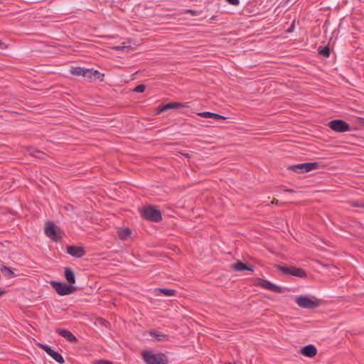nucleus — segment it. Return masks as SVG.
<instances>
[{"label":"nucleus","instance_id":"obj_6","mask_svg":"<svg viewBox=\"0 0 364 364\" xmlns=\"http://www.w3.org/2000/svg\"><path fill=\"white\" fill-rule=\"evenodd\" d=\"M50 285L53 287L57 294L60 296L69 295L76 290V287L73 285L60 282L52 281Z\"/></svg>","mask_w":364,"mask_h":364},{"label":"nucleus","instance_id":"obj_25","mask_svg":"<svg viewBox=\"0 0 364 364\" xmlns=\"http://www.w3.org/2000/svg\"><path fill=\"white\" fill-rule=\"evenodd\" d=\"M318 54L323 57H325V58H328L330 54H331V51H330V48L328 46L323 47V48H319L318 49Z\"/></svg>","mask_w":364,"mask_h":364},{"label":"nucleus","instance_id":"obj_16","mask_svg":"<svg viewBox=\"0 0 364 364\" xmlns=\"http://www.w3.org/2000/svg\"><path fill=\"white\" fill-rule=\"evenodd\" d=\"M231 268L236 272L247 270L252 272L254 271L252 267L243 263L240 260H237L235 263L232 264Z\"/></svg>","mask_w":364,"mask_h":364},{"label":"nucleus","instance_id":"obj_35","mask_svg":"<svg viewBox=\"0 0 364 364\" xmlns=\"http://www.w3.org/2000/svg\"><path fill=\"white\" fill-rule=\"evenodd\" d=\"M271 203H272V204H276V205H277V203H278V200H277V199L274 198V199L272 200Z\"/></svg>","mask_w":364,"mask_h":364},{"label":"nucleus","instance_id":"obj_3","mask_svg":"<svg viewBox=\"0 0 364 364\" xmlns=\"http://www.w3.org/2000/svg\"><path fill=\"white\" fill-rule=\"evenodd\" d=\"M45 234L53 241L58 242L62 240L64 232L60 228L55 225L53 222L48 221L45 226Z\"/></svg>","mask_w":364,"mask_h":364},{"label":"nucleus","instance_id":"obj_13","mask_svg":"<svg viewBox=\"0 0 364 364\" xmlns=\"http://www.w3.org/2000/svg\"><path fill=\"white\" fill-rule=\"evenodd\" d=\"M56 332L62 337L67 339L70 343H75L78 341L77 337L73 334L70 331L65 328H57Z\"/></svg>","mask_w":364,"mask_h":364},{"label":"nucleus","instance_id":"obj_20","mask_svg":"<svg viewBox=\"0 0 364 364\" xmlns=\"http://www.w3.org/2000/svg\"><path fill=\"white\" fill-rule=\"evenodd\" d=\"M198 115L200 116V117H203L213 118V119H214L215 120L225 119L227 118V117H225L224 116H222L220 114H216V113H213V112H200V113H198Z\"/></svg>","mask_w":364,"mask_h":364},{"label":"nucleus","instance_id":"obj_9","mask_svg":"<svg viewBox=\"0 0 364 364\" xmlns=\"http://www.w3.org/2000/svg\"><path fill=\"white\" fill-rule=\"evenodd\" d=\"M38 346L44 350L48 355H49L53 360H55L59 364H63L65 360L63 357L59 353L53 350L50 346L46 344L38 343Z\"/></svg>","mask_w":364,"mask_h":364},{"label":"nucleus","instance_id":"obj_28","mask_svg":"<svg viewBox=\"0 0 364 364\" xmlns=\"http://www.w3.org/2000/svg\"><path fill=\"white\" fill-rule=\"evenodd\" d=\"M95 364H114L111 361L107 360H97Z\"/></svg>","mask_w":364,"mask_h":364},{"label":"nucleus","instance_id":"obj_23","mask_svg":"<svg viewBox=\"0 0 364 364\" xmlns=\"http://www.w3.org/2000/svg\"><path fill=\"white\" fill-rule=\"evenodd\" d=\"M94 324L96 326H101L102 328H105L106 329H109L111 328V323L108 320H95Z\"/></svg>","mask_w":364,"mask_h":364},{"label":"nucleus","instance_id":"obj_29","mask_svg":"<svg viewBox=\"0 0 364 364\" xmlns=\"http://www.w3.org/2000/svg\"><path fill=\"white\" fill-rule=\"evenodd\" d=\"M226 1L233 6H237L240 4V0H226Z\"/></svg>","mask_w":364,"mask_h":364},{"label":"nucleus","instance_id":"obj_31","mask_svg":"<svg viewBox=\"0 0 364 364\" xmlns=\"http://www.w3.org/2000/svg\"><path fill=\"white\" fill-rule=\"evenodd\" d=\"M186 13L191 14L192 15L195 16L197 14V11L192 10V9H188L186 11Z\"/></svg>","mask_w":364,"mask_h":364},{"label":"nucleus","instance_id":"obj_1","mask_svg":"<svg viewBox=\"0 0 364 364\" xmlns=\"http://www.w3.org/2000/svg\"><path fill=\"white\" fill-rule=\"evenodd\" d=\"M295 303L301 309H316L321 304V300L309 295H299L296 297Z\"/></svg>","mask_w":364,"mask_h":364},{"label":"nucleus","instance_id":"obj_27","mask_svg":"<svg viewBox=\"0 0 364 364\" xmlns=\"http://www.w3.org/2000/svg\"><path fill=\"white\" fill-rule=\"evenodd\" d=\"M146 86L143 84H140L134 89V92L142 93L144 92Z\"/></svg>","mask_w":364,"mask_h":364},{"label":"nucleus","instance_id":"obj_2","mask_svg":"<svg viewBox=\"0 0 364 364\" xmlns=\"http://www.w3.org/2000/svg\"><path fill=\"white\" fill-rule=\"evenodd\" d=\"M141 215L143 218L154 223H159L162 220L161 211L153 205L143 207Z\"/></svg>","mask_w":364,"mask_h":364},{"label":"nucleus","instance_id":"obj_15","mask_svg":"<svg viewBox=\"0 0 364 364\" xmlns=\"http://www.w3.org/2000/svg\"><path fill=\"white\" fill-rule=\"evenodd\" d=\"M300 353L306 357L312 358L316 355L317 349L314 345L309 344L301 348Z\"/></svg>","mask_w":364,"mask_h":364},{"label":"nucleus","instance_id":"obj_5","mask_svg":"<svg viewBox=\"0 0 364 364\" xmlns=\"http://www.w3.org/2000/svg\"><path fill=\"white\" fill-rule=\"evenodd\" d=\"M276 269L284 274L296 277L299 278H306L307 274L304 269L294 266H282L276 264Z\"/></svg>","mask_w":364,"mask_h":364},{"label":"nucleus","instance_id":"obj_21","mask_svg":"<svg viewBox=\"0 0 364 364\" xmlns=\"http://www.w3.org/2000/svg\"><path fill=\"white\" fill-rule=\"evenodd\" d=\"M132 231L129 228H120L117 231L118 237L120 240H126L131 235Z\"/></svg>","mask_w":364,"mask_h":364},{"label":"nucleus","instance_id":"obj_22","mask_svg":"<svg viewBox=\"0 0 364 364\" xmlns=\"http://www.w3.org/2000/svg\"><path fill=\"white\" fill-rule=\"evenodd\" d=\"M0 270H1V272L4 274V276L7 278L11 279V278H14L16 277V274L14 272V271L10 267H8L5 265H2L1 267Z\"/></svg>","mask_w":364,"mask_h":364},{"label":"nucleus","instance_id":"obj_18","mask_svg":"<svg viewBox=\"0 0 364 364\" xmlns=\"http://www.w3.org/2000/svg\"><path fill=\"white\" fill-rule=\"evenodd\" d=\"M64 277L68 284L73 285L75 283V275L73 270L70 267H65L64 269Z\"/></svg>","mask_w":364,"mask_h":364},{"label":"nucleus","instance_id":"obj_8","mask_svg":"<svg viewBox=\"0 0 364 364\" xmlns=\"http://www.w3.org/2000/svg\"><path fill=\"white\" fill-rule=\"evenodd\" d=\"M328 127L336 132H345L350 129L349 124L342 119H333L329 122Z\"/></svg>","mask_w":364,"mask_h":364},{"label":"nucleus","instance_id":"obj_17","mask_svg":"<svg viewBox=\"0 0 364 364\" xmlns=\"http://www.w3.org/2000/svg\"><path fill=\"white\" fill-rule=\"evenodd\" d=\"M154 293L156 296L164 294L166 296H171L176 295V291L166 288H156L154 289Z\"/></svg>","mask_w":364,"mask_h":364},{"label":"nucleus","instance_id":"obj_10","mask_svg":"<svg viewBox=\"0 0 364 364\" xmlns=\"http://www.w3.org/2000/svg\"><path fill=\"white\" fill-rule=\"evenodd\" d=\"M258 284L262 288L270 290L273 292H276V293H279V294H282L283 292V289L281 287H279L266 279H260L259 280Z\"/></svg>","mask_w":364,"mask_h":364},{"label":"nucleus","instance_id":"obj_26","mask_svg":"<svg viewBox=\"0 0 364 364\" xmlns=\"http://www.w3.org/2000/svg\"><path fill=\"white\" fill-rule=\"evenodd\" d=\"M31 156L38 158V159H43L46 156V154L43 151H41L39 150L36 149H32L31 151L29 154Z\"/></svg>","mask_w":364,"mask_h":364},{"label":"nucleus","instance_id":"obj_38","mask_svg":"<svg viewBox=\"0 0 364 364\" xmlns=\"http://www.w3.org/2000/svg\"><path fill=\"white\" fill-rule=\"evenodd\" d=\"M184 156H185L186 157H188V156H189L188 154H184Z\"/></svg>","mask_w":364,"mask_h":364},{"label":"nucleus","instance_id":"obj_12","mask_svg":"<svg viewBox=\"0 0 364 364\" xmlns=\"http://www.w3.org/2000/svg\"><path fill=\"white\" fill-rule=\"evenodd\" d=\"M66 248L67 252L75 258H81L85 255V250L82 247L68 245Z\"/></svg>","mask_w":364,"mask_h":364},{"label":"nucleus","instance_id":"obj_24","mask_svg":"<svg viewBox=\"0 0 364 364\" xmlns=\"http://www.w3.org/2000/svg\"><path fill=\"white\" fill-rule=\"evenodd\" d=\"M151 336L158 341H163L167 339L168 336L161 333L151 331Z\"/></svg>","mask_w":364,"mask_h":364},{"label":"nucleus","instance_id":"obj_37","mask_svg":"<svg viewBox=\"0 0 364 364\" xmlns=\"http://www.w3.org/2000/svg\"><path fill=\"white\" fill-rule=\"evenodd\" d=\"M5 293V291L0 290V296Z\"/></svg>","mask_w":364,"mask_h":364},{"label":"nucleus","instance_id":"obj_4","mask_svg":"<svg viewBox=\"0 0 364 364\" xmlns=\"http://www.w3.org/2000/svg\"><path fill=\"white\" fill-rule=\"evenodd\" d=\"M142 357L146 364H168V358L164 353H152L145 350L142 353Z\"/></svg>","mask_w":364,"mask_h":364},{"label":"nucleus","instance_id":"obj_34","mask_svg":"<svg viewBox=\"0 0 364 364\" xmlns=\"http://www.w3.org/2000/svg\"><path fill=\"white\" fill-rule=\"evenodd\" d=\"M65 209L67 210H73V206L72 205H70L68 204V205L65 206Z\"/></svg>","mask_w":364,"mask_h":364},{"label":"nucleus","instance_id":"obj_19","mask_svg":"<svg viewBox=\"0 0 364 364\" xmlns=\"http://www.w3.org/2000/svg\"><path fill=\"white\" fill-rule=\"evenodd\" d=\"M88 74V80L92 81V80L98 79L100 81H103L105 75L103 73H100L97 70H94L93 68L89 69Z\"/></svg>","mask_w":364,"mask_h":364},{"label":"nucleus","instance_id":"obj_36","mask_svg":"<svg viewBox=\"0 0 364 364\" xmlns=\"http://www.w3.org/2000/svg\"><path fill=\"white\" fill-rule=\"evenodd\" d=\"M284 191L285 192H289V193H293L294 192V191L291 190V189H284Z\"/></svg>","mask_w":364,"mask_h":364},{"label":"nucleus","instance_id":"obj_30","mask_svg":"<svg viewBox=\"0 0 364 364\" xmlns=\"http://www.w3.org/2000/svg\"><path fill=\"white\" fill-rule=\"evenodd\" d=\"M353 206L356 208H364V203H354L353 204Z\"/></svg>","mask_w":364,"mask_h":364},{"label":"nucleus","instance_id":"obj_32","mask_svg":"<svg viewBox=\"0 0 364 364\" xmlns=\"http://www.w3.org/2000/svg\"><path fill=\"white\" fill-rule=\"evenodd\" d=\"M294 23H293L291 25V26L289 28V29L287 30V31H288L289 33H291V32H292V31H294Z\"/></svg>","mask_w":364,"mask_h":364},{"label":"nucleus","instance_id":"obj_14","mask_svg":"<svg viewBox=\"0 0 364 364\" xmlns=\"http://www.w3.org/2000/svg\"><path fill=\"white\" fill-rule=\"evenodd\" d=\"M89 68L82 67H71L70 73L75 76H82L88 80Z\"/></svg>","mask_w":364,"mask_h":364},{"label":"nucleus","instance_id":"obj_33","mask_svg":"<svg viewBox=\"0 0 364 364\" xmlns=\"http://www.w3.org/2000/svg\"><path fill=\"white\" fill-rule=\"evenodd\" d=\"M125 48L124 46H116L114 47V49L117 50H123L124 48Z\"/></svg>","mask_w":364,"mask_h":364},{"label":"nucleus","instance_id":"obj_11","mask_svg":"<svg viewBox=\"0 0 364 364\" xmlns=\"http://www.w3.org/2000/svg\"><path fill=\"white\" fill-rule=\"evenodd\" d=\"M188 105L186 103L183 102H169L165 105H163L157 108V114L162 113L171 109H178V108H184L188 107Z\"/></svg>","mask_w":364,"mask_h":364},{"label":"nucleus","instance_id":"obj_7","mask_svg":"<svg viewBox=\"0 0 364 364\" xmlns=\"http://www.w3.org/2000/svg\"><path fill=\"white\" fill-rule=\"evenodd\" d=\"M319 167V164L317 162L303 163L289 166V169L294 172L304 173L315 170Z\"/></svg>","mask_w":364,"mask_h":364}]
</instances>
